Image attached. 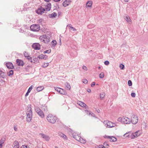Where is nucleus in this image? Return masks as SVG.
I'll use <instances>...</instances> for the list:
<instances>
[{
  "mask_svg": "<svg viewBox=\"0 0 148 148\" xmlns=\"http://www.w3.org/2000/svg\"><path fill=\"white\" fill-rule=\"evenodd\" d=\"M128 85L129 86H132V82L131 80H129L128 82Z\"/></svg>",
  "mask_w": 148,
  "mask_h": 148,
  "instance_id": "a19ab883",
  "label": "nucleus"
},
{
  "mask_svg": "<svg viewBox=\"0 0 148 148\" xmlns=\"http://www.w3.org/2000/svg\"><path fill=\"white\" fill-rule=\"evenodd\" d=\"M38 60V58H34L33 60L34 61H35L36 62H37Z\"/></svg>",
  "mask_w": 148,
  "mask_h": 148,
  "instance_id": "e2e57ef3",
  "label": "nucleus"
},
{
  "mask_svg": "<svg viewBox=\"0 0 148 148\" xmlns=\"http://www.w3.org/2000/svg\"><path fill=\"white\" fill-rule=\"evenodd\" d=\"M106 138L109 139L110 140L111 142H115L117 140L116 138L113 136H106Z\"/></svg>",
  "mask_w": 148,
  "mask_h": 148,
  "instance_id": "dca6fc26",
  "label": "nucleus"
},
{
  "mask_svg": "<svg viewBox=\"0 0 148 148\" xmlns=\"http://www.w3.org/2000/svg\"><path fill=\"white\" fill-rule=\"evenodd\" d=\"M7 67L9 69H12L14 68L11 62H8L5 64Z\"/></svg>",
  "mask_w": 148,
  "mask_h": 148,
  "instance_id": "2eb2a0df",
  "label": "nucleus"
},
{
  "mask_svg": "<svg viewBox=\"0 0 148 148\" xmlns=\"http://www.w3.org/2000/svg\"><path fill=\"white\" fill-rule=\"evenodd\" d=\"M14 145L13 148H19V146L18 142L17 141H15L13 143Z\"/></svg>",
  "mask_w": 148,
  "mask_h": 148,
  "instance_id": "a211bd4d",
  "label": "nucleus"
},
{
  "mask_svg": "<svg viewBox=\"0 0 148 148\" xmlns=\"http://www.w3.org/2000/svg\"><path fill=\"white\" fill-rule=\"evenodd\" d=\"M55 90L62 95H66L67 94L66 91L63 89L57 87H55Z\"/></svg>",
  "mask_w": 148,
  "mask_h": 148,
  "instance_id": "1a4fd4ad",
  "label": "nucleus"
},
{
  "mask_svg": "<svg viewBox=\"0 0 148 148\" xmlns=\"http://www.w3.org/2000/svg\"><path fill=\"white\" fill-rule=\"evenodd\" d=\"M42 19H40L38 20V23H42Z\"/></svg>",
  "mask_w": 148,
  "mask_h": 148,
  "instance_id": "4d7b16f0",
  "label": "nucleus"
},
{
  "mask_svg": "<svg viewBox=\"0 0 148 148\" xmlns=\"http://www.w3.org/2000/svg\"><path fill=\"white\" fill-rule=\"evenodd\" d=\"M30 29L32 31L38 32L40 30V28L39 25L35 24L31 25L30 27Z\"/></svg>",
  "mask_w": 148,
  "mask_h": 148,
  "instance_id": "39448f33",
  "label": "nucleus"
},
{
  "mask_svg": "<svg viewBox=\"0 0 148 148\" xmlns=\"http://www.w3.org/2000/svg\"><path fill=\"white\" fill-rule=\"evenodd\" d=\"M24 56L26 58V57H29V55L28 54V53L26 52H24Z\"/></svg>",
  "mask_w": 148,
  "mask_h": 148,
  "instance_id": "58836bf2",
  "label": "nucleus"
},
{
  "mask_svg": "<svg viewBox=\"0 0 148 148\" xmlns=\"http://www.w3.org/2000/svg\"><path fill=\"white\" fill-rule=\"evenodd\" d=\"M49 17L51 18H54L57 16V14L56 12H54L53 13L49 14Z\"/></svg>",
  "mask_w": 148,
  "mask_h": 148,
  "instance_id": "393cba45",
  "label": "nucleus"
},
{
  "mask_svg": "<svg viewBox=\"0 0 148 148\" xmlns=\"http://www.w3.org/2000/svg\"><path fill=\"white\" fill-rule=\"evenodd\" d=\"M44 87L43 86L38 87L36 88V90L38 92L41 91L44 89Z\"/></svg>",
  "mask_w": 148,
  "mask_h": 148,
  "instance_id": "a878e982",
  "label": "nucleus"
},
{
  "mask_svg": "<svg viewBox=\"0 0 148 148\" xmlns=\"http://www.w3.org/2000/svg\"><path fill=\"white\" fill-rule=\"evenodd\" d=\"M62 4L65 7L66 6H68L69 4L68 3V2H67V1H66V0H65V1H64L63 2Z\"/></svg>",
  "mask_w": 148,
  "mask_h": 148,
  "instance_id": "c756f323",
  "label": "nucleus"
},
{
  "mask_svg": "<svg viewBox=\"0 0 148 148\" xmlns=\"http://www.w3.org/2000/svg\"><path fill=\"white\" fill-rule=\"evenodd\" d=\"M95 82H92L91 84V87H92L93 86H94L95 85Z\"/></svg>",
  "mask_w": 148,
  "mask_h": 148,
  "instance_id": "6e6d98bb",
  "label": "nucleus"
},
{
  "mask_svg": "<svg viewBox=\"0 0 148 148\" xmlns=\"http://www.w3.org/2000/svg\"><path fill=\"white\" fill-rule=\"evenodd\" d=\"M82 69L83 70H85L86 71H87V67L86 66H82Z\"/></svg>",
  "mask_w": 148,
  "mask_h": 148,
  "instance_id": "603ef678",
  "label": "nucleus"
},
{
  "mask_svg": "<svg viewBox=\"0 0 148 148\" xmlns=\"http://www.w3.org/2000/svg\"><path fill=\"white\" fill-rule=\"evenodd\" d=\"M13 74V71L12 70H11L8 73V76H10Z\"/></svg>",
  "mask_w": 148,
  "mask_h": 148,
  "instance_id": "473e14b6",
  "label": "nucleus"
},
{
  "mask_svg": "<svg viewBox=\"0 0 148 148\" xmlns=\"http://www.w3.org/2000/svg\"><path fill=\"white\" fill-rule=\"evenodd\" d=\"M124 19L127 22H130L131 21V20L130 18H129V16L127 15H125L124 16Z\"/></svg>",
  "mask_w": 148,
  "mask_h": 148,
  "instance_id": "5701e85b",
  "label": "nucleus"
},
{
  "mask_svg": "<svg viewBox=\"0 0 148 148\" xmlns=\"http://www.w3.org/2000/svg\"><path fill=\"white\" fill-rule=\"evenodd\" d=\"M73 137L77 140L79 141L82 143H85L86 142L85 139H83L81 137H80L78 134L76 132H74L72 134Z\"/></svg>",
  "mask_w": 148,
  "mask_h": 148,
  "instance_id": "f257e3e1",
  "label": "nucleus"
},
{
  "mask_svg": "<svg viewBox=\"0 0 148 148\" xmlns=\"http://www.w3.org/2000/svg\"><path fill=\"white\" fill-rule=\"evenodd\" d=\"M103 145L105 146H108L109 145L107 143V142H105L104 143Z\"/></svg>",
  "mask_w": 148,
  "mask_h": 148,
  "instance_id": "bf43d9fd",
  "label": "nucleus"
},
{
  "mask_svg": "<svg viewBox=\"0 0 148 148\" xmlns=\"http://www.w3.org/2000/svg\"><path fill=\"white\" fill-rule=\"evenodd\" d=\"M66 1L68 2V3L69 4L71 2V0H66Z\"/></svg>",
  "mask_w": 148,
  "mask_h": 148,
  "instance_id": "680f3d73",
  "label": "nucleus"
},
{
  "mask_svg": "<svg viewBox=\"0 0 148 148\" xmlns=\"http://www.w3.org/2000/svg\"><path fill=\"white\" fill-rule=\"evenodd\" d=\"M59 135L60 137L63 138L65 140H66L67 139L66 136L61 132L59 133Z\"/></svg>",
  "mask_w": 148,
  "mask_h": 148,
  "instance_id": "aec40b11",
  "label": "nucleus"
},
{
  "mask_svg": "<svg viewBox=\"0 0 148 148\" xmlns=\"http://www.w3.org/2000/svg\"><path fill=\"white\" fill-rule=\"evenodd\" d=\"M66 88L68 90H70L71 88V86L69 84L66 83L65 84Z\"/></svg>",
  "mask_w": 148,
  "mask_h": 148,
  "instance_id": "7c9ffc66",
  "label": "nucleus"
},
{
  "mask_svg": "<svg viewBox=\"0 0 148 148\" xmlns=\"http://www.w3.org/2000/svg\"><path fill=\"white\" fill-rule=\"evenodd\" d=\"M119 66L121 69H123L125 67L124 65L122 64H121Z\"/></svg>",
  "mask_w": 148,
  "mask_h": 148,
  "instance_id": "ea45409f",
  "label": "nucleus"
},
{
  "mask_svg": "<svg viewBox=\"0 0 148 148\" xmlns=\"http://www.w3.org/2000/svg\"><path fill=\"white\" fill-rule=\"evenodd\" d=\"M51 8V4L50 3H48L47 5H45V11H49Z\"/></svg>",
  "mask_w": 148,
  "mask_h": 148,
  "instance_id": "4468645a",
  "label": "nucleus"
},
{
  "mask_svg": "<svg viewBox=\"0 0 148 148\" xmlns=\"http://www.w3.org/2000/svg\"><path fill=\"white\" fill-rule=\"evenodd\" d=\"M6 74L5 73L3 72L0 74V77L4 79L6 77Z\"/></svg>",
  "mask_w": 148,
  "mask_h": 148,
  "instance_id": "bb28decb",
  "label": "nucleus"
},
{
  "mask_svg": "<svg viewBox=\"0 0 148 148\" xmlns=\"http://www.w3.org/2000/svg\"><path fill=\"white\" fill-rule=\"evenodd\" d=\"M69 29H70L72 30L73 31H76V29L72 26H69Z\"/></svg>",
  "mask_w": 148,
  "mask_h": 148,
  "instance_id": "79ce46f5",
  "label": "nucleus"
},
{
  "mask_svg": "<svg viewBox=\"0 0 148 148\" xmlns=\"http://www.w3.org/2000/svg\"><path fill=\"white\" fill-rule=\"evenodd\" d=\"M33 88V86L32 85L28 89L27 91L30 92Z\"/></svg>",
  "mask_w": 148,
  "mask_h": 148,
  "instance_id": "a18cd8bd",
  "label": "nucleus"
},
{
  "mask_svg": "<svg viewBox=\"0 0 148 148\" xmlns=\"http://www.w3.org/2000/svg\"><path fill=\"white\" fill-rule=\"evenodd\" d=\"M135 132H136V136L137 137L140 135V132L139 131H137Z\"/></svg>",
  "mask_w": 148,
  "mask_h": 148,
  "instance_id": "09e8293b",
  "label": "nucleus"
},
{
  "mask_svg": "<svg viewBox=\"0 0 148 148\" xmlns=\"http://www.w3.org/2000/svg\"><path fill=\"white\" fill-rule=\"evenodd\" d=\"M97 148H106V147L103 145H99L98 146Z\"/></svg>",
  "mask_w": 148,
  "mask_h": 148,
  "instance_id": "c03bdc74",
  "label": "nucleus"
},
{
  "mask_svg": "<svg viewBox=\"0 0 148 148\" xmlns=\"http://www.w3.org/2000/svg\"><path fill=\"white\" fill-rule=\"evenodd\" d=\"M16 63L18 66H23L25 64L23 61L19 59H17Z\"/></svg>",
  "mask_w": 148,
  "mask_h": 148,
  "instance_id": "ddd939ff",
  "label": "nucleus"
},
{
  "mask_svg": "<svg viewBox=\"0 0 148 148\" xmlns=\"http://www.w3.org/2000/svg\"><path fill=\"white\" fill-rule=\"evenodd\" d=\"M27 108L26 111L27 116L32 115V113L31 108V105H28L27 107Z\"/></svg>",
  "mask_w": 148,
  "mask_h": 148,
  "instance_id": "9d476101",
  "label": "nucleus"
},
{
  "mask_svg": "<svg viewBox=\"0 0 148 148\" xmlns=\"http://www.w3.org/2000/svg\"><path fill=\"white\" fill-rule=\"evenodd\" d=\"M47 119L50 123H54L57 120V117L55 116H53L52 114H49L47 117Z\"/></svg>",
  "mask_w": 148,
  "mask_h": 148,
  "instance_id": "7ed1b4c3",
  "label": "nucleus"
},
{
  "mask_svg": "<svg viewBox=\"0 0 148 148\" xmlns=\"http://www.w3.org/2000/svg\"><path fill=\"white\" fill-rule=\"evenodd\" d=\"M77 104L82 107H85L86 106V105L84 103L80 101H78Z\"/></svg>",
  "mask_w": 148,
  "mask_h": 148,
  "instance_id": "6ab92c4d",
  "label": "nucleus"
},
{
  "mask_svg": "<svg viewBox=\"0 0 148 148\" xmlns=\"http://www.w3.org/2000/svg\"><path fill=\"white\" fill-rule=\"evenodd\" d=\"M104 77V73L103 72H102L99 75V77L100 78H102Z\"/></svg>",
  "mask_w": 148,
  "mask_h": 148,
  "instance_id": "f704fd0d",
  "label": "nucleus"
},
{
  "mask_svg": "<svg viewBox=\"0 0 148 148\" xmlns=\"http://www.w3.org/2000/svg\"><path fill=\"white\" fill-rule=\"evenodd\" d=\"M83 82L85 84H86L88 83L87 80L86 79H83Z\"/></svg>",
  "mask_w": 148,
  "mask_h": 148,
  "instance_id": "de8ad7c7",
  "label": "nucleus"
},
{
  "mask_svg": "<svg viewBox=\"0 0 148 148\" xmlns=\"http://www.w3.org/2000/svg\"><path fill=\"white\" fill-rule=\"evenodd\" d=\"M59 9V7L58 4L56 3L54 5V10H58Z\"/></svg>",
  "mask_w": 148,
  "mask_h": 148,
  "instance_id": "2f4dec72",
  "label": "nucleus"
},
{
  "mask_svg": "<svg viewBox=\"0 0 148 148\" xmlns=\"http://www.w3.org/2000/svg\"><path fill=\"white\" fill-rule=\"evenodd\" d=\"M45 8L41 6L38 9L36 10V12L38 14H41L45 11Z\"/></svg>",
  "mask_w": 148,
  "mask_h": 148,
  "instance_id": "9b49d317",
  "label": "nucleus"
},
{
  "mask_svg": "<svg viewBox=\"0 0 148 148\" xmlns=\"http://www.w3.org/2000/svg\"><path fill=\"white\" fill-rule=\"evenodd\" d=\"M26 58H27V59L28 60H30V62H33V61L32 60V58L31 57H30V56H29V57H26Z\"/></svg>",
  "mask_w": 148,
  "mask_h": 148,
  "instance_id": "49530a36",
  "label": "nucleus"
},
{
  "mask_svg": "<svg viewBox=\"0 0 148 148\" xmlns=\"http://www.w3.org/2000/svg\"><path fill=\"white\" fill-rule=\"evenodd\" d=\"M85 111L86 113H87L88 112H89V115H91L92 116H93V115H94V114L92 113V114H91L90 112H89V111L88 110H85Z\"/></svg>",
  "mask_w": 148,
  "mask_h": 148,
  "instance_id": "37998d69",
  "label": "nucleus"
},
{
  "mask_svg": "<svg viewBox=\"0 0 148 148\" xmlns=\"http://www.w3.org/2000/svg\"><path fill=\"white\" fill-rule=\"evenodd\" d=\"M131 96L132 97H134L136 96V94L134 92H132L131 94Z\"/></svg>",
  "mask_w": 148,
  "mask_h": 148,
  "instance_id": "3c124183",
  "label": "nucleus"
},
{
  "mask_svg": "<svg viewBox=\"0 0 148 148\" xmlns=\"http://www.w3.org/2000/svg\"><path fill=\"white\" fill-rule=\"evenodd\" d=\"M44 55H40L38 56V58H39L40 59H42L44 58Z\"/></svg>",
  "mask_w": 148,
  "mask_h": 148,
  "instance_id": "4c0bfd02",
  "label": "nucleus"
},
{
  "mask_svg": "<svg viewBox=\"0 0 148 148\" xmlns=\"http://www.w3.org/2000/svg\"><path fill=\"white\" fill-rule=\"evenodd\" d=\"M32 46L35 50H39L40 48V45L38 43H34Z\"/></svg>",
  "mask_w": 148,
  "mask_h": 148,
  "instance_id": "f8f14e48",
  "label": "nucleus"
},
{
  "mask_svg": "<svg viewBox=\"0 0 148 148\" xmlns=\"http://www.w3.org/2000/svg\"><path fill=\"white\" fill-rule=\"evenodd\" d=\"M118 121L121 122L124 124H129L131 123V121L130 118L128 117H119L118 119Z\"/></svg>",
  "mask_w": 148,
  "mask_h": 148,
  "instance_id": "f03ea898",
  "label": "nucleus"
},
{
  "mask_svg": "<svg viewBox=\"0 0 148 148\" xmlns=\"http://www.w3.org/2000/svg\"><path fill=\"white\" fill-rule=\"evenodd\" d=\"M5 140V138H2L0 140V144L2 145L4 142Z\"/></svg>",
  "mask_w": 148,
  "mask_h": 148,
  "instance_id": "72a5a7b5",
  "label": "nucleus"
},
{
  "mask_svg": "<svg viewBox=\"0 0 148 148\" xmlns=\"http://www.w3.org/2000/svg\"><path fill=\"white\" fill-rule=\"evenodd\" d=\"M104 63L105 65H108L109 64V62L108 61L106 60L104 62Z\"/></svg>",
  "mask_w": 148,
  "mask_h": 148,
  "instance_id": "8fccbe9b",
  "label": "nucleus"
},
{
  "mask_svg": "<svg viewBox=\"0 0 148 148\" xmlns=\"http://www.w3.org/2000/svg\"><path fill=\"white\" fill-rule=\"evenodd\" d=\"M14 130L16 131H17L18 130V129L14 125Z\"/></svg>",
  "mask_w": 148,
  "mask_h": 148,
  "instance_id": "864d4df0",
  "label": "nucleus"
},
{
  "mask_svg": "<svg viewBox=\"0 0 148 148\" xmlns=\"http://www.w3.org/2000/svg\"><path fill=\"white\" fill-rule=\"evenodd\" d=\"M30 92H29L28 91H27V93H26V94H25V97H27L29 95V93Z\"/></svg>",
  "mask_w": 148,
  "mask_h": 148,
  "instance_id": "052dcab7",
  "label": "nucleus"
},
{
  "mask_svg": "<svg viewBox=\"0 0 148 148\" xmlns=\"http://www.w3.org/2000/svg\"><path fill=\"white\" fill-rule=\"evenodd\" d=\"M2 145L0 144V148H2Z\"/></svg>",
  "mask_w": 148,
  "mask_h": 148,
  "instance_id": "774afa93",
  "label": "nucleus"
},
{
  "mask_svg": "<svg viewBox=\"0 0 148 148\" xmlns=\"http://www.w3.org/2000/svg\"><path fill=\"white\" fill-rule=\"evenodd\" d=\"M44 58L43 59L46 60L47 59L48 56H47L46 55H44Z\"/></svg>",
  "mask_w": 148,
  "mask_h": 148,
  "instance_id": "13d9d810",
  "label": "nucleus"
},
{
  "mask_svg": "<svg viewBox=\"0 0 148 148\" xmlns=\"http://www.w3.org/2000/svg\"><path fill=\"white\" fill-rule=\"evenodd\" d=\"M32 115L27 116L26 121L28 122H30L32 120Z\"/></svg>",
  "mask_w": 148,
  "mask_h": 148,
  "instance_id": "b1692460",
  "label": "nucleus"
},
{
  "mask_svg": "<svg viewBox=\"0 0 148 148\" xmlns=\"http://www.w3.org/2000/svg\"><path fill=\"white\" fill-rule=\"evenodd\" d=\"M92 5V2L91 1H88L86 3V7H90Z\"/></svg>",
  "mask_w": 148,
  "mask_h": 148,
  "instance_id": "c85d7f7f",
  "label": "nucleus"
},
{
  "mask_svg": "<svg viewBox=\"0 0 148 148\" xmlns=\"http://www.w3.org/2000/svg\"><path fill=\"white\" fill-rule=\"evenodd\" d=\"M106 94L104 92H102L100 93V98L101 100L103 99L105 97Z\"/></svg>",
  "mask_w": 148,
  "mask_h": 148,
  "instance_id": "4be33fe9",
  "label": "nucleus"
},
{
  "mask_svg": "<svg viewBox=\"0 0 148 148\" xmlns=\"http://www.w3.org/2000/svg\"><path fill=\"white\" fill-rule=\"evenodd\" d=\"M104 123L106 124V127L108 128H111L116 126L115 124L112 123L110 121H104Z\"/></svg>",
  "mask_w": 148,
  "mask_h": 148,
  "instance_id": "6e6552de",
  "label": "nucleus"
},
{
  "mask_svg": "<svg viewBox=\"0 0 148 148\" xmlns=\"http://www.w3.org/2000/svg\"><path fill=\"white\" fill-rule=\"evenodd\" d=\"M51 52V49H48L47 50L43 52L44 53H50Z\"/></svg>",
  "mask_w": 148,
  "mask_h": 148,
  "instance_id": "c9c22d12",
  "label": "nucleus"
},
{
  "mask_svg": "<svg viewBox=\"0 0 148 148\" xmlns=\"http://www.w3.org/2000/svg\"><path fill=\"white\" fill-rule=\"evenodd\" d=\"M35 111L38 115L41 118H43L45 116L44 113L38 107L35 108Z\"/></svg>",
  "mask_w": 148,
  "mask_h": 148,
  "instance_id": "423d86ee",
  "label": "nucleus"
},
{
  "mask_svg": "<svg viewBox=\"0 0 148 148\" xmlns=\"http://www.w3.org/2000/svg\"><path fill=\"white\" fill-rule=\"evenodd\" d=\"M138 148H145L143 147L138 146Z\"/></svg>",
  "mask_w": 148,
  "mask_h": 148,
  "instance_id": "69168bd1",
  "label": "nucleus"
},
{
  "mask_svg": "<svg viewBox=\"0 0 148 148\" xmlns=\"http://www.w3.org/2000/svg\"><path fill=\"white\" fill-rule=\"evenodd\" d=\"M127 134H127V133H126V134H125L124 135V136H127H127H129V135H127Z\"/></svg>",
  "mask_w": 148,
  "mask_h": 148,
  "instance_id": "338daca9",
  "label": "nucleus"
},
{
  "mask_svg": "<svg viewBox=\"0 0 148 148\" xmlns=\"http://www.w3.org/2000/svg\"><path fill=\"white\" fill-rule=\"evenodd\" d=\"M136 132H135L134 133H132L131 135L129 136V137L131 138V139H134L136 137H137L136 135Z\"/></svg>",
  "mask_w": 148,
  "mask_h": 148,
  "instance_id": "412c9836",
  "label": "nucleus"
},
{
  "mask_svg": "<svg viewBox=\"0 0 148 148\" xmlns=\"http://www.w3.org/2000/svg\"><path fill=\"white\" fill-rule=\"evenodd\" d=\"M50 37L49 36L46 35H43L40 36V40L45 43H47L50 41Z\"/></svg>",
  "mask_w": 148,
  "mask_h": 148,
  "instance_id": "20e7f679",
  "label": "nucleus"
},
{
  "mask_svg": "<svg viewBox=\"0 0 148 148\" xmlns=\"http://www.w3.org/2000/svg\"><path fill=\"white\" fill-rule=\"evenodd\" d=\"M27 145H23L21 147V148H27Z\"/></svg>",
  "mask_w": 148,
  "mask_h": 148,
  "instance_id": "5fc2aeb1",
  "label": "nucleus"
},
{
  "mask_svg": "<svg viewBox=\"0 0 148 148\" xmlns=\"http://www.w3.org/2000/svg\"><path fill=\"white\" fill-rule=\"evenodd\" d=\"M87 92H91V90L90 89H88L87 90Z\"/></svg>",
  "mask_w": 148,
  "mask_h": 148,
  "instance_id": "0e129e2a",
  "label": "nucleus"
},
{
  "mask_svg": "<svg viewBox=\"0 0 148 148\" xmlns=\"http://www.w3.org/2000/svg\"><path fill=\"white\" fill-rule=\"evenodd\" d=\"M56 43L57 42L56 40H53L51 42V44L52 45L51 47L53 48L54 47L55 45H56Z\"/></svg>",
  "mask_w": 148,
  "mask_h": 148,
  "instance_id": "cd10ccee",
  "label": "nucleus"
},
{
  "mask_svg": "<svg viewBox=\"0 0 148 148\" xmlns=\"http://www.w3.org/2000/svg\"><path fill=\"white\" fill-rule=\"evenodd\" d=\"M40 134L41 135V137L46 141H48L50 139V137L49 136L45 135L43 134Z\"/></svg>",
  "mask_w": 148,
  "mask_h": 148,
  "instance_id": "f3484780",
  "label": "nucleus"
},
{
  "mask_svg": "<svg viewBox=\"0 0 148 148\" xmlns=\"http://www.w3.org/2000/svg\"><path fill=\"white\" fill-rule=\"evenodd\" d=\"M49 64V63H45L44 64V65L43 66V67L45 68L47 67Z\"/></svg>",
  "mask_w": 148,
  "mask_h": 148,
  "instance_id": "e433bc0d",
  "label": "nucleus"
},
{
  "mask_svg": "<svg viewBox=\"0 0 148 148\" xmlns=\"http://www.w3.org/2000/svg\"><path fill=\"white\" fill-rule=\"evenodd\" d=\"M130 121L133 124H136L138 122V118L136 115L134 114H133L132 116Z\"/></svg>",
  "mask_w": 148,
  "mask_h": 148,
  "instance_id": "0eeeda50",
  "label": "nucleus"
}]
</instances>
